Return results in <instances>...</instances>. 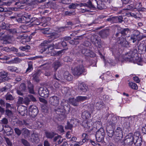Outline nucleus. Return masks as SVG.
<instances>
[{
    "mask_svg": "<svg viewBox=\"0 0 146 146\" xmlns=\"http://www.w3.org/2000/svg\"><path fill=\"white\" fill-rule=\"evenodd\" d=\"M26 89L25 85L24 83L22 84L19 88V89L17 91V93L18 94L22 95L23 94V92L25 91Z\"/></svg>",
    "mask_w": 146,
    "mask_h": 146,
    "instance_id": "16",
    "label": "nucleus"
},
{
    "mask_svg": "<svg viewBox=\"0 0 146 146\" xmlns=\"http://www.w3.org/2000/svg\"><path fill=\"white\" fill-rule=\"evenodd\" d=\"M64 60L65 62H68V61H70V59L69 58L68 56L65 57L63 59Z\"/></svg>",
    "mask_w": 146,
    "mask_h": 146,
    "instance_id": "59",
    "label": "nucleus"
},
{
    "mask_svg": "<svg viewBox=\"0 0 146 146\" xmlns=\"http://www.w3.org/2000/svg\"><path fill=\"white\" fill-rule=\"evenodd\" d=\"M82 140L81 142L79 143L80 145H82L88 139V135L86 133H83L82 135Z\"/></svg>",
    "mask_w": 146,
    "mask_h": 146,
    "instance_id": "22",
    "label": "nucleus"
},
{
    "mask_svg": "<svg viewBox=\"0 0 146 146\" xmlns=\"http://www.w3.org/2000/svg\"><path fill=\"white\" fill-rule=\"evenodd\" d=\"M141 4L140 3H138L137 4L135 7V8L138 9L141 7Z\"/></svg>",
    "mask_w": 146,
    "mask_h": 146,
    "instance_id": "50",
    "label": "nucleus"
},
{
    "mask_svg": "<svg viewBox=\"0 0 146 146\" xmlns=\"http://www.w3.org/2000/svg\"><path fill=\"white\" fill-rule=\"evenodd\" d=\"M1 122L3 124H6L8 123V120L6 118H4L1 120Z\"/></svg>",
    "mask_w": 146,
    "mask_h": 146,
    "instance_id": "53",
    "label": "nucleus"
},
{
    "mask_svg": "<svg viewBox=\"0 0 146 146\" xmlns=\"http://www.w3.org/2000/svg\"><path fill=\"white\" fill-rule=\"evenodd\" d=\"M3 40L4 41L3 42L4 43H7L10 42L11 37L9 36H6L4 37H3Z\"/></svg>",
    "mask_w": 146,
    "mask_h": 146,
    "instance_id": "28",
    "label": "nucleus"
},
{
    "mask_svg": "<svg viewBox=\"0 0 146 146\" xmlns=\"http://www.w3.org/2000/svg\"><path fill=\"white\" fill-rule=\"evenodd\" d=\"M54 86L56 88H59L60 86V85L58 82H56L54 84Z\"/></svg>",
    "mask_w": 146,
    "mask_h": 146,
    "instance_id": "61",
    "label": "nucleus"
},
{
    "mask_svg": "<svg viewBox=\"0 0 146 146\" xmlns=\"http://www.w3.org/2000/svg\"><path fill=\"white\" fill-rule=\"evenodd\" d=\"M105 135L104 129L101 128L96 132V140L98 142L101 141L103 139Z\"/></svg>",
    "mask_w": 146,
    "mask_h": 146,
    "instance_id": "5",
    "label": "nucleus"
},
{
    "mask_svg": "<svg viewBox=\"0 0 146 146\" xmlns=\"http://www.w3.org/2000/svg\"><path fill=\"white\" fill-rule=\"evenodd\" d=\"M69 102L70 103L74 106H77L78 104L76 99H75L73 98L69 99Z\"/></svg>",
    "mask_w": 146,
    "mask_h": 146,
    "instance_id": "25",
    "label": "nucleus"
},
{
    "mask_svg": "<svg viewBox=\"0 0 146 146\" xmlns=\"http://www.w3.org/2000/svg\"><path fill=\"white\" fill-rule=\"evenodd\" d=\"M44 146H49V144L48 142L47 141H45L44 143Z\"/></svg>",
    "mask_w": 146,
    "mask_h": 146,
    "instance_id": "64",
    "label": "nucleus"
},
{
    "mask_svg": "<svg viewBox=\"0 0 146 146\" xmlns=\"http://www.w3.org/2000/svg\"><path fill=\"white\" fill-rule=\"evenodd\" d=\"M28 88L29 89V92L30 93L32 94L34 93V91L33 89V85L31 84H29L28 86Z\"/></svg>",
    "mask_w": 146,
    "mask_h": 146,
    "instance_id": "32",
    "label": "nucleus"
},
{
    "mask_svg": "<svg viewBox=\"0 0 146 146\" xmlns=\"http://www.w3.org/2000/svg\"><path fill=\"white\" fill-rule=\"evenodd\" d=\"M78 5L77 4L72 3L69 6V8L70 9H74Z\"/></svg>",
    "mask_w": 146,
    "mask_h": 146,
    "instance_id": "39",
    "label": "nucleus"
},
{
    "mask_svg": "<svg viewBox=\"0 0 146 146\" xmlns=\"http://www.w3.org/2000/svg\"><path fill=\"white\" fill-rule=\"evenodd\" d=\"M111 134L110 135H109V136L111 137L113 136V133L115 135H117V137H119L118 138H117V139L120 140L123 137V134L122 131L120 127H118L115 131L114 132H113L112 130L111 131Z\"/></svg>",
    "mask_w": 146,
    "mask_h": 146,
    "instance_id": "8",
    "label": "nucleus"
},
{
    "mask_svg": "<svg viewBox=\"0 0 146 146\" xmlns=\"http://www.w3.org/2000/svg\"><path fill=\"white\" fill-rule=\"evenodd\" d=\"M8 89V88L7 86H6L5 87H4L0 88V91L1 92H5Z\"/></svg>",
    "mask_w": 146,
    "mask_h": 146,
    "instance_id": "48",
    "label": "nucleus"
},
{
    "mask_svg": "<svg viewBox=\"0 0 146 146\" xmlns=\"http://www.w3.org/2000/svg\"><path fill=\"white\" fill-rule=\"evenodd\" d=\"M31 15H29L24 16H22L20 17H18L17 18V21L19 22L22 23H29L31 21Z\"/></svg>",
    "mask_w": 146,
    "mask_h": 146,
    "instance_id": "7",
    "label": "nucleus"
},
{
    "mask_svg": "<svg viewBox=\"0 0 146 146\" xmlns=\"http://www.w3.org/2000/svg\"><path fill=\"white\" fill-rule=\"evenodd\" d=\"M6 142L7 144V145L9 146H11L12 145V143L7 138H6L5 139Z\"/></svg>",
    "mask_w": 146,
    "mask_h": 146,
    "instance_id": "54",
    "label": "nucleus"
},
{
    "mask_svg": "<svg viewBox=\"0 0 146 146\" xmlns=\"http://www.w3.org/2000/svg\"><path fill=\"white\" fill-rule=\"evenodd\" d=\"M15 131L16 133L18 135H20L21 133V132L20 130L17 128H15Z\"/></svg>",
    "mask_w": 146,
    "mask_h": 146,
    "instance_id": "44",
    "label": "nucleus"
},
{
    "mask_svg": "<svg viewBox=\"0 0 146 146\" xmlns=\"http://www.w3.org/2000/svg\"><path fill=\"white\" fill-rule=\"evenodd\" d=\"M8 68L9 70L11 72H18L17 68L16 67L10 66L8 67Z\"/></svg>",
    "mask_w": 146,
    "mask_h": 146,
    "instance_id": "30",
    "label": "nucleus"
},
{
    "mask_svg": "<svg viewBox=\"0 0 146 146\" xmlns=\"http://www.w3.org/2000/svg\"><path fill=\"white\" fill-rule=\"evenodd\" d=\"M29 67L27 70V72H30L32 69V65L31 62H29L28 64Z\"/></svg>",
    "mask_w": 146,
    "mask_h": 146,
    "instance_id": "36",
    "label": "nucleus"
},
{
    "mask_svg": "<svg viewBox=\"0 0 146 146\" xmlns=\"http://www.w3.org/2000/svg\"><path fill=\"white\" fill-rule=\"evenodd\" d=\"M46 135V137L48 138H52L53 136V133H49L46 132L45 133Z\"/></svg>",
    "mask_w": 146,
    "mask_h": 146,
    "instance_id": "33",
    "label": "nucleus"
},
{
    "mask_svg": "<svg viewBox=\"0 0 146 146\" xmlns=\"http://www.w3.org/2000/svg\"><path fill=\"white\" fill-rule=\"evenodd\" d=\"M78 124V120L76 119H73L71 120L70 123L68 122L67 125L65 126L67 129H71L72 126H76Z\"/></svg>",
    "mask_w": 146,
    "mask_h": 146,
    "instance_id": "12",
    "label": "nucleus"
},
{
    "mask_svg": "<svg viewBox=\"0 0 146 146\" xmlns=\"http://www.w3.org/2000/svg\"><path fill=\"white\" fill-rule=\"evenodd\" d=\"M133 79L134 81L137 83H139L140 80L139 78L137 76H135L133 77Z\"/></svg>",
    "mask_w": 146,
    "mask_h": 146,
    "instance_id": "52",
    "label": "nucleus"
},
{
    "mask_svg": "<svg viewBox=\"0 0 146 146\" xmlns=\"http://www.w3.org/2000/svg\"><path fill=\"white\" fill-rule=\"evenodd\" d=\"M83 125L84 126V127L87 129H90V130H92L93 129V127H94L95 126L93 127V124L94 123L90 119L86 121H84L83 122Z\"/></svg>",
    "mask_w": 146,
    "mask_h": 146,
    "instance_id": "13",
    "label": "nucleus"
},
{
    "mask_svg": "<svg viewBox=\"0 0 146 146\" xmlns=\"http://www.w3.org/2000/svg\"><path fill=\"white\" fill-rule=\"evenodd\" d=\"M49 102L52 105L56 106L59 104V98L56 96H53L50 98Z\"/></svg>",
    "mask_w": 146,
    "mask_h": 146,
    "instance_id": "11",
    "label": "nucleus"
},
{
    "mask_svg": "<svg viewBox=\"0 0 146 146\" xmlns=\"http://www.w3.org/2000/svg\"><path fill=\"white\" fill-rule=\"evenodd\" d=\"M134 137V134H129L125 137L124 140V143L129 146L131 145L133 143Z\"/></svg>",
    "mask_w": 146,
    "mask_h": 146,
    "instance_id": "4",
    "label": "nucleus"
},
{
    "mask_svg": "<svg viewBox=\"0 0 146 146\" xmlns=\"http://www.w3.org/2000/svg\"><path fill=\"white\" fill-rule=\"evenodd\" d=\"M62 108H58L56 110V113L59 115L60 117L63 118H64L66 116V114L68 113L70 111L69 106L67 105V102L66 101H62L61 103Z\"/></svg>",
    "mask_w": 146,
    "mask_h": 146,
    "instance_id": "1",
    "label": "nucleus"
},
{
    "mask_svg": "<svg viewBox=\"0 0 146 146\" xmlns=\"http://www.w3.org/2000/svg\"><path fill=\"white\" fill-rule=\"evenodd\" d=\"M32 137L35 143H37L38 142V135H35L33 134L32 135Z\"/></svg>",
    "mask_w": 146,
    "mask_h": 146,
    "instance_id": "37",
    "label": "nucleus"
},
{
    "mask_svg": "<svg viewBox=\"0 0 146 146\" xmlns=\"http://www.w3.org/2000/svg\"><path fill=\"white\" fill-rule=\"evenodd\" d=\"M70 42L71 44H76L78 43V42L76 41H74L73 40H70Z\"/></svg>",
    "mask_w": 146,
    "mask_h": 146,
    "instance_id": "62",
    "label": "nucleus"
},
{
    "mask_svg": "<svg viewBox=\"0 0 146 146\" xmlns=\"http://www.w3.org/2000/svg\"><path fill=\"white\" fill-rule=\"evenodd\" d=\"M126 15L129 17L131 16V17H133L135 18H136L137 17V16H136L135 15L134 13H126Z\"/></svg>",
    "mask_w": 146,
    "mask_h": 146,
    "instance_id": "46",
    "label": "nucleus"
},
{
    "mask_svg": "<svg viewBox=\"0 0 146 146\" xmlns=\"http://www.w3.org/2000/svg\"><path fill=\"white\" fill-rule=\"evenodd\" d=\"M142 131L143 133L146 134V125H145L142 127Z\"/></svg>",
    "mask_w": 146,
    "mask_h": 146,
    "instance_id": "55",
    "label": "nucleus"
},
{
    "mask_svg": "<svg viewBox=\"0 0 146 146\" xmlns=\"http://www.w3.org/2000/svg\"><path fill=\"white\" fill-rule=\"evenodd\" d=\"M71 0H62V2L64 4H68L71 2Z\"/></svg>",
    "mask_w": 146,
    "mask_h": 146,
    "instance_id": "49",
    "label": "nucleus"
},
{
    "mask_svg": "<svg viewBox=\"0 0 146 146\" xmlns=\"http://www.w3.org/2000/svg\"><path fill=\"white\" fill-rule=\"evenodd\" d=\"M96 106L97 107V109L98 110H100L101 108L102 105L100 104L99 103H98L96 104Z\"/></svg>",
    "mask_w": 146,
    "mask_h": 146,
    "instance_id": "56",
    "label": "nucleus"
},
{
    "mask_svg": "<svg viewBox=\"0 0 146 146\" xmlns=\"http://www.w3.org/2000/svg\"><path fill=\"white\" fill-rule=\"evenodd\" d=\"M88 7L90 8L94 7V6L92 4L91 2L90 1H89L88 2Z\"/></svg>",
    "mask_w": 146,
    "mask_h": 146,
    "instance_id": "60",
    "label": "nucleus"
},
{
    "mask_svg": "<svg viewBox=\"0 0 146 146\" xmlns=\"http://www.w3.org/2000/svg\"><path fill=\"white\" fill-rule=\"evenodd\" d=\"M136 63L139 65H143L142 60L140 58H138L136 61Z\"/></svg>",
    "mask_w": 146,
    "mask_h": 146,
    "instance_id": "41",
    "label": "nucleus"
},
{
    "mask_svg": "<svg viewBox=\"0 0 146 146\" xmlns=\"http://www.w3.org/2000/svg\"><path fill=\"white\" fill-rule=\"evenodd\" d=\"M61 64L58 62H56L53 64V67L55 70L60 66Z\"/></svg>",
    "mask_w": 146,
    "mask_h": 146,
    "instance_id": "29",
    "label": "nucleus"
},
{
    "mask_svg": "<svg viewBox=\"0 0 146 146\" xmlns=\"http://www.w3.org/2000/svg\"><path fill=\"white\" fill-rule=\"evenodd\" d=\"M30 22L31 23H33V24H32V25H38L40 24V21L38 19L35 17L32 18L31 20V21H30Z\"/></svg>",
    "mask_w": 146,
    "mask_h": 146,
    "instance_id": "23",
    "label": "nucleus"
},
{
    "mask_svg": "<svg viewBox=\"0 0 146 146\" xmlns=\"http://www.w3.org/2000/svg\"><path fill=\"white\" fill-rule=\"evenodd\" d=\"M61 44L60 43H58L57 44H56L54 47V46L53 44H52L51 45L48 46V50L49 51V52L51 53V52L53 51L54 47L56 49H58L60 48L61 47Z\"/></svg>",
    "mask_w": 146,
    "mask_h": 146,
    "instance_id": "15",
    "label": "nucleus"
},
{
    "mask_svg": "<svg viewBox=\"0 0 146 146\" xmlns=\"http://www.w3.org/2000/svg\"><path fill=\"white\" fill-rule=\"evenodd\" d=\"M79 88H80V90L83 91L84 92H85L87 90V89L86 88H85L84 86L82 85H81L79 86Z\"/></svg>",
    "mask_w": 146,
    "mask_h": 146,
    "instance_id": "43",
    "label": "nucleus"
},
{
    "mask_svg": "<svg viewBox=\"0 0 146 146\" xmlns=\"http://www.w3.org/2000/svg\"><path fill=\"white\" fill-rule=\"evenodd\" d=\"M59 35L57 34L56 33H52L51 35L50 36L49 38V40L48 41H45L44 42V44H47L50 42V41L52 40H54V39L58 37Z\"/></svg>",
    "mask_w": 146,
    "mask_h": 146,
    "instance_id": "17",
    "label": "nucleus"
},
{
    "mask_svg": "<svg viewBox=\"0 0 146 146\" xmlns=\"http://www.w3.org/2000/svg\"><path fill=\"white\" fill-rule=\"evenodd\" d=\"M6 113L9 116L11 115L12 114L11 112L9 110H7L6 111Z\"/></svg>",
    "mask_w": 146,
    "mask_h": 146,
    "instance_id": "58",
    "label": "nucleus"
},
{
    "mask_svg": "<svg viewBox=\"0 0 146 146\" xmlns=\"http://www.w3.org/2000/svg\"><path fill=\"white\" fill-rule=\"evenodd\" d=\"M30 48V46L28 45L25 46H22L20 48V49L22 51H25L29 49Z\"/></svg>",
    "mask_w": 146,
    "mask_h": 146,
    "instance_id": "34",
    "label": "nucleus"
},
{
    "mask_svg": "<svg viewBox=\"0 0 146 146\" xmlns=\"http://www.w3.org/2000/svg\"><path fill=\"white\" fill-rule=\"evenodd\" d=\"M84 71V68L82 65L76 66L72 69V72L75 76H79Z\"/></svg>",
    "mask_w": 146,
    "mask_h": 146,
    "instance_id": "3",
    "label": "nucleus"
},
{
    "mask_svg": "<svg viewBox=\"0 0 146 146\" xmlns=\"http://www.w3.org/2000/svg\"><path fill=\"white\" fill-rule=\"evenodd\" d=\"M7 73L4 71L0 72V83L6 80Z\"/></svg>",
    "mask_w": 146,
    "mask_h": 146,
    "instance_id": "19",
    "label": "nucleus"
},
{
    "mask_svg": "<svg viewBox=\"0 0 146 146\" xmlns=\"http://www.w3.org/2000/svg\"><path fill=\"white\" fill-rule=\"evenodd\" d=\"M121 39H122L121 40H120L118 41V43L121 44L122 45L125 46L124 44H126V43L127 42L126 41L125 39L124 38H121Z\"/></svg>",
    "mask_w": 146,
    "mask_h": 146,
    "instance_id": "35",
    "label": "nucleus"
},
{
    "mask_svg": "<svg viewBox=\"0 0 146 146\" xmlns=\"http://www.w3.org/2000/svg\"><path fill=\"white\" fill-rule=\"evenodd\" d=\"M135 53L132 51H130L129 53L125 54L124 55L119 56L118 58H116L117 63L119 61L123 62L124 60H128V59L134 57Z\"/></svg>",
    "mask_w": 146,
    "mask_h": 146,
    "instance_id": "2",
    "label": "nucleus"
},
{
    "mask_svg": "<svg viewBox=\"0 0 146 146\" xmlns=\"http://www.w3.org/2000/svg\"><path fill=\"white\" fill-rule=\"evenodd\" d=\"M87 99V98L86 96H79L77 97V101L78 102H83Z\"/></svg>",
    "mask_w": 146,
    "mask_h": 146,
    "instance_id": "27",
    "label": "nucleus"
},
{
    "mask_svg": "<svg viewBox=\"0 0 146 146\" xmlns=\"http://www.w3.org/2000/svg\"><path fill=\"white\" fill-rule=\"evenodd\" d=\"M69 90L68 88L66 87H64L62 89V92L63 94H66L68 92Z\"/></svg>",
    "mask_w": 146,
    "mask_h": 146,
    "instance_id": "38",
    "label": "nucleus"
},
{
    "mask_svg": "<svg viewBox=\"0 0 146 146\" xmlns=\"http://www.w3.org/2000/svg\"><path fill=\"white\" fill-rule=\"evenodd\" d=\"M128 84L129 87L132 89L137 90L138 89V86L137 84L132 82H129Z\"/></svg>",
    "mask_w": 146,
    "mask_h": 146,
    "instance_id": "26",
    "label": "nucleus"
},
{
    "mask_svg": "<svg viewBox=\"0 0 146 146\" xmlns=\"http://www.w3.org/2000/svg\"><path fill=\"white\" fill-rule=\"evenodd\" d=\"M13 98L12 96L10 94L7 95L6 97V99L7 100H12L13 99Z\"/></svg>",
    "mask_w": 146,
    "mask_h": 146,
    "instance_id": "42",
    "label": "nucleus"
},
{
    "mask_svg": "<svg viewBox=\"0 0 146 146\" xmlns=\"http://www.w3.org/2000/svg\"><path fill=\"white\" fill-rule=\"evenodd\" d=\"M11 58V56H5L4 57H1L0 58L2 60H8Z\"/></svg>",
    "mask_w": 146,
    "mask_h": 146,
    "instance_id": "40",
    "label": "nucleus"
},
{
    "mask_svg": "<svg viewBox=\"0 0 146 146\" xmlns=\"http://www.w3.org/2000/svg\"><path fill=\"white\" fill-rule=\"evenodd\" d=\"M24 99L21 97H19V98L18 102L19 104H24Z\"/></svg>",
    "mask_w": 146,
    "mask_h": 146,
    "instance_id": "45",
    "label": "nucleus"
},
{
    "mask_svg": "<svg viewBox=\"0 0 146 146\" xmlns=\"http://www.w3.org/2000/svg\"><path fill=\"white\" fill-rule=\"evenodd\" d=\"M38 111L37 108L35 106H31L29 108V114L33 117H35L37 115Z\"/></svg>",
    "mask_w": 146,
    "mask_h": 146,
    "instance_id": "10",
    "label": "nucleus"
},
{
    "mask_svg": "<svg viewBox=\"0 0 146 146\" xmlns=\"http://www.w3.org/2000/svg\"><path fill=\"white\" fill-rule=\"evenodd\" d=\"M90 117V114L88 111H85L82 112V117L83 119H89Z\"/></svg>",
    "mask_w": 146,
    "mask_h": 146,
    "instance_id": "21",
    "label": "nucleus"
},
{
    "mask_svg": "<svg viewBox=\"0 0 146 146\" xmlns=\"http://www.w3.org/2000/svg\"><path fill=\"white\" fill-rule=\"evenodd\" d=\"M38 93L41 96L46 98L48 97L49 92L46 88H40L38 91Z\"/></svg>",
    "mask_w": 146,
    "mask_h": 146,
    "instance_id": "9",
    "label": "nucleus"
},
{
    "mask_svg": "<svg viewBox=\"0 0 146 146\" xmlns=\"http://www.w3.org/2000/svg\"><path fill=\"white\" fill-rule=\"evenodd\" d=\"M19 110V113L22 115H25L27 112V110L25 107L23 106H19L18 108Z\"/></svg>",
    "mask_w": 146,
    "mask_h": 146,
    "instance_id": "18",
    "label": "nucleus"
},
{
    "mask_svg": "<svg viewBox=\"0 0 146 146\" xmlns=\"http://www.w3.org/2000/svg\"><path fill=\"white\" fill-rule=\"evenodd\" d=\"M136 34H133L131 36L130 38L131 40H132V42L133 43H134L137 40H138V37H139V32L138 31H135Z\"/></svg>",
    "mask_w": 146,
    "mask_h": 146,
    "instance_id": "20",
    "label": "nucleus"
},
{
    "mask_svg": "<svg viewBox=\"0 0 146 146\" xmlns=\"http://www.w3.org/2000/svg\"><path fill=\"white\" fill-rule=\"evenodd\" d=\"M22 143L23 144L26 146H29V143L26 140L24 139H22Z\"/></svg>",
    "mask_w": 146,
    "mask_h": 146,
    "instance_id": "51",
    "label": "nucleus"
},
{
    "mask_svg": "<svg viewBox=\"0 0 146 146\" xmlns=\"http://www.w3.org/2000/svg\"><path fill=\"white\" fill-rule=\"evenodd\" d=\"M58 129L60 133H62L64 131L63 127L61 125L59 126L58 127Z\"/></svg>",
    "mask_w": 146,
    "mask_h": 146,
    "instance_id": "47",
    "label": "nucleus"
},
{
    "mask_svg": "<svg viewBox=\"0 0 146 146\" xmlns=\"http://www.w3.org/2000/svg\"><path fill=\"white\" fill-rule=\"evenodd\" d=\"M66 74H67V75H66L64 76L65 78L69 81L71 80L72 79V76L70 74H69L68 72L66 73Z\"/></svg>",
    "mask_w": 146,
    "mask_h": 146,
    "instance_id": "31",
    "label": "nucleus"
},
{
    "mask_svg": "<svg viewBox=\"0 0 146 146\" xmlns=\"http://www.w3.org/2000/svg\"><path fill=\"white\" fill-rule=\"evenodd\" d=\"M134 139L133 142L135 145L141 146L142 145V141L140 136V133L138 132L134 133Z\"/></svg>",
    "mask_w": 146,
    "mask_h": 146,
    "instance_id": "6",
    "label": "nucleus"
},
{
    "mask_svg": "<svg viewBox=\"0 0 146 146\" xmlns=\"http://www.w3.org/2000/svg\"><path fill=\"white\" fill-rule=\"evenodd\" d=\"M31 100L35 101H36V99L32 95H31L25 98L24 103L26 105H28Z\"/></svg>",
    "mask_w": 146,
    "mask_h": 146,
    "instance_id": "14",
    "label": "nucleus"
},
{
    "mask_svg": "<svg viewBox=\"0 0 146 146\" xmlns=\"http://www.w3.org/2000/svg\"><path fill=\"white\" fill-rule=\"evenodd\" d=\"M24 131H25V133H24V134L26 133V134H28L29 133L28 130L26 129H25V128L23 129L22 131V132H23V133H24Z\"/></svg>",
    "mask_w": 146,
    "mask_h": 146,
    "instance_id": "57",
    "label": "nucleus"
},
{
    "mask_svg": "<svg viewBox=\"0 0 146 146\" xmlns=\"http://www.w3.org/2000/svg\"><path fill=\"white\" fill-rule=\"evenodd\" d=\"M61 44V45H62V46L63 47H65L67 45V44L66 42L63 41L62 42V43Z\"/></svg>",
    "mask_w": 146,
    "mask_h": 146,
    "instance_id": "63",
    "label": "nucleus"
},
{
    "mask_svg": "<svg viewBox=\"0 0 146 146\" xmlns=\"http://www.w3.org/2000/svg\"><path fill=\"white\" fill-rule=\"evenodd\" d=\"M22 61V60L18 57H16L13 59L12 60L9 62V64L13 63H18Z\"/></svg>",
    "mask_w": 146,
    "mask_h": 146,
    "instance_id": "24",
    "label": "nucleus"
}]
</instances>
